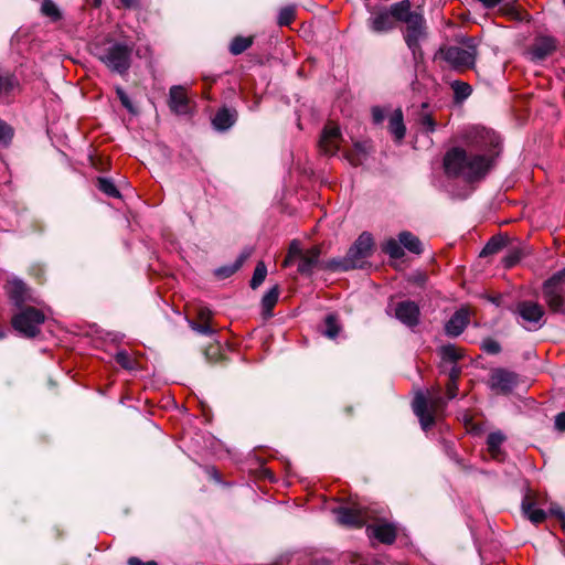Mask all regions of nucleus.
Returning a JSON list of instances; mask_svg holds the SVG:
<instances>
[{
  "mask_svg": "<svg viewBox=\"0 0 565 565\" xmlns=\"http://www.w3.org/2000/svg\"><path fill=\"white\" fill-rule=\"evenodd\" d=\"M254 42L253 36H235L230 44V52L232 55H239L252 46Z\"/></svg>",
  "mask_w": 565,
  "mask_h": 565,
  "instance_id": "29",
  "label": "nucleus"
},
{
  "mask_svg": "<svg viewBox=\"0 0 565 565\" xmlns=\"http://www.w3.org/2000/svg\"><path fill=\"white\" fill-rule=\"evenodd\" d=\"M372 117H373V121L375 124L382 122L384 120V118H385L383 109L380 108V107H373V109H372Z\"/></svg>",
  "mask_w": 565,
  "mask_h": 565,
  "instance_id": "48",
  "label": "nucleus"
},
{
  "mask_svg": "<svg viewBox=\"0 0 565 565\" xmlns=\"http://www.w3.org/2000/svg\"><path fill=\"white\" fill-rule=\"evenodd\" d=\"M190 327L192 330L196 331L198 333L211 335L214 333L213 328L207 322H195L190 321Z\"/></svg>",
  "mask_w": 565,
  "mask_h": 565,
  "instance_id": "43",
  "label": "nucleus"
},
{
  "mask_svg": "<svg viewBox=\"0 0 565 565\" xmlns=\"http://www.w3.org/2000/svg\"><path fill=\"white\" fill-rule=\"evenodd\" d=\"M4 288L10 301L18 309L23 308L25 302L33 301L30 288L18 277L9 279Z\"/></svg>",
  "mask_w": 565,
  "mask_h": 565,
  "instance_id": "12",
  "label": "nucleus"
},
{
  "mask_svg": "<svg viewBox=\"0 0 565 565\" xmlns=\"http://www.w3.org/2000/svg\"><path fill=\"white\" fill-rule=\"evenodd\" d=\"M445 404L443 397L439 394V390L427 398L423 393H417L413 401V411L420 422V426L424 430L429 429L435 418L433 412L441 407Z\"/></svg>",
  "mask_w": 565,
  "mask_h": 565,
  "instance_id": "7",
  "label": "nucleus"
},
{
  "mask_svg": "<svg viewBox=\"0 0 565 565\" xmlns=\"http://www.w3.org/2000/svg\"><path fill=\"white\" fill-rule=\"evenodd\" d=\"M116 362L125 370L136 371L140 369L139 362L132 358L127 351H119L115 355Z\"/></svg>",
  "mask_w": 565,
  "mask_h": 565,
  "instance_id": "31",
  "label": "nucleus"
},
{
  "mask_svg": "<svg viewBox=\"0 0 565 565\" xmlns=\"http://www.w3.org/2000/svg\"><path fill=\"white\" fill-rule=\"evenodd\" d=\"M131 47L114 43L98 54V58L113 72L125 74L130 67Z\"/></svg>",
  "mask_w": 565,
  "mask_h": 565,
  "instance_id": "8",
  "label": "nucleus"
},
{
  "mask_svg": "<svg viewBox=\"0 0 565 565\" xmlns=\"http://www.w3.org/2000/svg\"><path fill=\"white\" fill-rule=\"evenodd\" d=\"M554 426L558 431H565V412L558 413L555 416Z\"/></svg>",
  "mask_w": 565,
  "mask_h": 565,
  "instance_id": "46",
  "label": "nucleus"
},
{
  "mask_svg": "<svg viewBox=\"0 0 565 565\" xmlns=\"http://www.w3.org/2000/svg\"><path fill=\"white\" fill-rule=\"evenodd\" d=\"M439 354L444 361L456 363L463 356V351L455 344H446L439 349Z\"/></svg>",
  "mask_w": 565,
  "mask_h": 565,
  "instance_id": "30",
  "label": "nucleus"
},
{
  "mask_svg": "<svg viewBox=\"0 0 565 565\" xmlns=\"http://www.w3.org/2000/svg\"><path fill=\"white\" fill-rule=\"evenodd\" d=\"M505 441V435L501 431H493L488 435L487 448L492 459L503 461L505 454L501 446Z\"/></svg>",
  "mask_w": 565,
  "mask_h": 565,
  "instance_id": "20",
  "label": "nucleus"
},
{
  "mask_svg": "<svg viewBox=\"0 0 565 565\" xmlns=\"http://www.w3.org/2000/svg\"><path fill=\"white\" fill-rule=\"evenodd\" d=\"M20 83L14 73L0 67V102L8 103L9 98L19 89Z\"/></svg>",
  "mask_w": 565,
  "mask_h": 565,
  "instance_id": "16",
  "label": "nucleus"
},
{
  "mask_svg": "<svg viewBox=\"0 0 565 565\" xmlns=\"http://www.w3.org/2000/svg\"><path fill=\"white\" fill-rule=\"evenodd\" d=\"M199 318L202 322L210 323L211 311L209 309H201L199 312Z\"/></svg>",
  "mask_w": 565,
  "mask_h": 565,
  "instance_id": "52",
  "label": "nucleus"
},
{
  "mask_svg": "<svg viewBox=\"0 0 565 565\" xmlns=\"http://www.w3.org/2000/svg\"><path fill=\"white\" fill-rule=\"evenodd\" d=\"M514 312L521 319V326L529 331L539 330L545 322L543 306L532 300L518 302Z\"/></svg>",
  "mask_w": 565,
  "mask_h": 565,
  "instance_id": "9",
  "label": "nucleus"
},
{
  "mask_svg": "<svg viewBox=\"0 0 565 565\" xmlns=\"http://www.w3.org/2000/svg\"><path fill=\"white\" fill-rule=\"evenodd\" d=\"M117 96L121 103V105L127 108L128 110L132 111V105L128 97V95L125 93V90L120 87L116 88Z\"/></svg>",
  "mask_w": 565,
  "mask_h": 565,
  "instance_id": "44",
  "label": "nucleus"
},
{
  "mask_svg": "<svg viewBox=\"0 0 565 565\" xmlns=\"http://www.w3.org/2000/svg\"><path fill=\"white\" fill-rule=\"evenodd\" d=\"M279 298V287L274 286L270 288L262 299L263 313L266 317L273 316V309L276 306Z\"/></svg>",
  "mask_w": 565,
  "mask_h": 565,
  "instance_id": "28",
  "label": "nucleus"
},
{
  "mask_svg": "<svg viewBox=\"0 0 565 565\" xmlns=\"http://www.w3.org/2000/svg\"><path fill=\"white\" fill-rule=\"evenodd\" d=\"M481 349L489 354H498L501 351V345L497 340L487 338L481 342Z\"/></svg>",
  "mask_w": 565,
  "mask_h": 565,
  "instance_id": "42",
  "label": "nucleus"
},
{
  "mask_svg": "<svg viewBox=\"0 0 565 565\" xmlns=\"http://www.w3.org/2000/svg\"><path fill=\"white\" fill-rule=\"evenodd\" d=\"M388 130L396 141H402L405 137L406 127L404 125L403 111L401 108L395 109L390 116Z\"/></svg>",
  "mask_w": 565,
  "mask_h": 565,
  "instance_id": "23",
  "label": "nucleus"
},
{
  "mask_svg": "<svg viewBox=\"0 0 565 565\" xmlns=\"http://www.w3.org/2000/svg\"><path fill=\"white\" fill-rule=\"evenodd\" d=\"M519 260H520V254L512 253L503 259V263L507 268H510V267L514 266Z\"/></svg>",
  "mask_w": 565,
  "mask_h": 565,
  "instance_id": "47",
  "label": "nucleus"
},
{
  "mask_svg": "<svg viewBox=\"0 0 565 565\" xmlns=\"http://www.w3.org/2000/svg\"><path fill=\"white\" fill-rule=\"evenodd\" d=\"M535 503L530 495H525L522 501V511L525 516L534 524L542 523L546 519V513L542 509L534 508Z\"/></svg>",
  "mask_w": 565,
  "mask_h": 565,
  "instance_id": "24",
  "label": "nucleus"
},
{
  "mask_svg": "<svg viewBox=\"0 0 565 565\" xmlns=\"http://www.w3.org/2000/svg\"><path fill=\"white\" fill-rule=\"evenodd\" d=\"M266 275H267L266 265L264 264V262H258L255 267L253 277L250 279V287L253 289L258 288L264 282Z\"/></svg>",
  "mask_w": 565,
  "mask_h": 565,
  "instance_id": "36",
  "label": "nucleus"
},
{
  "mask_svg": "<svg viewBox=\"0 0 565 565\" xmlns=\"http://www.w3.org/2000/svg\"><path fill=\"white\" fill-rule=\"evenodd\" d=\"M369 537L376 539L380 543L391 545L397 536V527L393 523L381 521L366 527Z\"/></svg>",
  "mask_w": 565,
  "mask_h": 565,
  "instance_id": "15",
  "label": "nucleus"
},
{
  "mask_svg": "<svg viewBox=\"0 0 565 565\" xmlns=\"http://www.w3.org/2000/svg\"><path fill=\"white\" fill-rule=\"evenodd\" d=\"M416 122L420 125L427 132H433L436 129V122L433 118V113L430 110L428 103H423L420 108L416 113Z\"/></svg>",
  "mask_w": 565,
  "mask_h": 565,
  "instance_id": "26",
  "label": "nucleus"
},
{
  "mask_svg": "<svg viewBox=\"0 0 565 565\" xmlns=\"http://www.w3.org/2000/svg\"><path fill=\"white\" fill-rule=\"evenodd\" d=\"M564 2H565V0H564Z\"/></svg>",
  "mask_w": 565,
  "mask_h": 565,
  "instance_id": "57",
  "label": "nucleus"
},
{
  "mask_svg": "<svg viewBox=\"0 0 565 565\" xmlns=\"http://www.w3.org/2000/svg\"><path fill=\"white\" fill-rule=\"evenodd\" d=\"M303 253H305V250H302L300 248L299 243L294 241L289 246V250H288V254H287L285 260L282 262V266L284 267L291 266Z\"/></svg>",
  "mask_w": 565,
  "mask_h": 565,
  "instance_id": "37",
  "label": "nucleus"
},
{
  "mask_svg": "<svg viewBox=\"0 0 565 565\" xmlns=\"http://www.w3.org/2000/svg\"><path fill=\"white\" fill-rule=\"evenodd\" d=\"M451 88L455 93V98L458 102L468 98L472 93L471 86L468 83L461 81H454L451 83Z\"/></svg>",
  "mask_w": 565,
  "mask_h": 565,
  "instance_id": "34",
  "label": "nucleus"
},
{
  "mask_svg": "<svg viewBox=\"0 0 565 565\" xmlns=\"http://www.w3.org/2000/svg\"><path fill=\"white\" fill-rule=\"evenodd\" d=\"M45 321V315L42 310L26 306L20 308L17 313L11 318L12 328L25 338H35L40 331L41 326Z\"/></svg>",
  "mask_w": 565,
  "mask_h": 565,
  "instance_id": "4",
  "label": "nucleus"
},
{
  "mask_svg": "<svg viewBox=\"0 0 565 565\" xmlns=\"http://www.w3.org/2000/svg\"><path fill=\"white\" fill-rule=\"evenodd\" d=\"M542 292L551 311L565 315V267L544 281Z\"/></svg>",
  "mask_w": 565,
  "mask_h": 565,
  "instance_id": "5",
  "label": "nucleus"
},
{
  "mask_svg": "<svg viewBox=\"0 0 565 565\" xmlns=\"http://www.w3.org/2000/svg\"><path fill=\"white\" fill-rule=\"evenodd\" d=\"M396 23L404 24L402 29L404 41L416 58L422 55L420 42L427 38V23L420 10H413L409 0L392 3L371 13L367 26L375 33H386L396 28Z\"/></svg>",
  "mask_w": 565,
  "mask_h": 565,
  "instance_id": "1",
  "label": "nucleus"
},
{
  "mask_svg": "<svg viewBox=\"0 0 565 565\" xmlns=\"http://www.w3.org/2000/svg\"><path fill=\"white\" fill-rule=\"evenodd\" d=\"M341 139L340 129L333 124H328L321 134L319 149L322 153L333 156L339 150Z\"/></svg>",
  "mask_w": 565,
  "mask_h": 565,
  "instance_id": "14",
  "label": "nucleus"
},
{
  "mask_svg": "<svg viewBox=\"0 0 565 565\" xmlns=\"http://www.w3.org/2000/svg\"><path fill=\"white\" fill-rule=\"evenodd\" d=\"M373 245L371 234L364 232L356 238L344 257L332 258L326 262L322 267L331 271H348L363 268L366 259L372 255Z\"/></svg>",
  "mask_w": 565,
  "mask_h": 565,
  "instance_id": "3",
  "label": "nucleus"
},
{
  "mask_svg": "<svg viewBox=\"0 0 565 565\" xmlns=\"http://www.w3.org/2000/svg\"><path fill=\"white\" fill-rule=\"evenodd\" d=\"M398 241L402 244V246L406 248L408 252L417 255L423 253L422 242L413 233L408 231L401 232L398 234Z\"/></svg>",
  "mask_w": 565,
  "mask_h": 565,
  "instance_id": "27",
  "label": "nucleus"
},
{
  "mask_svg": "<svg viewBox=\"0 0 565 565\" xmlns=\"http://www.w3.org/2000/svg\"><path fill=\"white\" fill-rule=\"evenodd\" d=\"M41 12L51 18L53 21L61 19V12L52 0H43L41 4Z\"/></svg>",
  "mask_w": 565,
  "mask_h": 565,
  "instance_id": "38",
  "label": "nucleus"
},
{
  "mask_svg": "<svg viewBox=\"0 0 565 565\" xmlns=\"http://www.w3.org/2000/svg\"><path fill=\"white\" fill-rule=\"evenodd\" d=\"M237 120V111L230 108H221L214 116L212 124L216 130L224 131L231 128Z\"/></svg>",
  "mask_w": 565,
  "mask_h": 565,
  "instance_id": "21",
  "label": "nucleus"
},
{
  "mask_svg": "<svg viewBox=\"0 0 565 565\" xmlns=\"http://www.w3.org/2000/svg\"><path fill=\"white\" fill-rule=\"evenodd\" d=\"M505 245V241L502 237H492L481 252V255L495 254Z\"/></svg>",
  "mask_w": 565,
  "mask_h": 565,
  "instance_id": "40",
  "label": "nucleus"
},
{
  "mask_svg": "<svg viewBox=\"0 0 565 565\" xmlns=\"http://www.w3.org/2000/svg\"><path fill=\"white\" fill-rule=\"evenodd\" d=\"M341 327L334 315H328L324 319V331L323 334L329 339H334L340 333Z\"/></svg>",
  "mask_w": 565,
  "mask_h": 565,
  "instance_id": "33",
  "label": "nucleus"
},
{
  "mask_svg": "<svg viewBox=\"0 0 565 565\" xmlns=\"http://www.w3.org/2000/svg\"><path fill=\"white\" fill-rule=\"evenodd\" d=\"M128 565H158L154 561L143 562L140 558L132 556L128 559Z\"/></svg>",
  "mask_w": 565,
  "mask_h": 565,
  "instance_id": "50",
  "label": "nucleus"
},
{
  "mask_svg": "<svg viewBox=\"0 0 565 565\" xmlns=\"http://www.w3.org/2000/svg\"><path fill=\"white\" fill-rule=\"evenodd\" d=\"M448 399H452L457 396L458 385L457 381H448L446 385Z\"/></svg>",
  "mask_w": 565,
  "mask_h": 565,
  "instance_id": "45",
  "label": "nucleus"
},
{
  "mask_svg": "<svg viewBox=\"0 0 565 565\" xmlns=\"http://www.w3.org/2000/svg\"><path fill=\"white\" fill-rule=\"evenodd\" d=\"M334 513L338 523L349 527H362L370 518L369 511L360 504L340 507L334 510Z\"/></svg>",
  "mask_w": 565,
  "mask_h": 565,
  "instance_id": "10",
  "label": "nucleus"
},
{
  "mask_svg": "<svg viewBox=\"0 0 565 565\" xmlns=\"http://www.w3.org/2000/svg\"><path fill=\"white\" fill-rule=\"evenodd\" d=\"M14 136V129L0 118V147L7 148Z\"/></svg>",
  "mask_w": 565,
  "mask_h": 565,
  "instance_id": "35",
  "label": "nucleus"
},
{
  "mask_svg": "<svg viewBox=\"0 0 565 565\" xmlns=\"http://www.w3.org/2000/svg\"><path fill=\"white\" fill-rule=\"evenodd\" d=\"M120 2L127 9H130V8H134V7L137 6V1L136 0H120Z\"/></svg>",
  "mask_w": 565,
  "mask_h": 565,
  "instance_id": "55",
  "label": "nucleus"
},
{
  "mask_svg": "<svg viewBox=\"0 0 565 565\" xmlns=\"http://www.w3.org/2000/svg\"><path fill=\"white\" fill-rule=\"evenodd\" d=\"M169 107L178 115L189 113V97L183 86H172L169 92Z\"/></svg>",
  "mask_w": 565,
  "mask_h": 565,
  "instance_id": "17",
  "label": "nucleus"
},
{
  "mask_svg": "<svg viewBox=\"0 0 565 565\" xmlns=\"http://www.w3.org/2000/svg\"><path fill=\"white\" fill-rule=\"evenodd\" d=\"M395 318L408 328L419 324L420 309L415 301H399L394 307Z\"/></svg>",
  "mask_w": 565,
  "mask_h": 565,
  "instance_id": "13",
  "label": "nucleus"
},
{
  "mask_svg": "<svg viewBox=\"0 0 565 565\" xmlns=\"http://www.w3.org/2000/svg\"><path fill=\"white\" fill-rule=\"evenodd\" d=\"M383 252L393 259H399L404 256V249L399 241L395 238L387 239L382 247Z\"/></svg>",
  "mask_w": 565,
  "mask_h": 565,
  "instance_id": "32",
  "label": "nucleus"
},
{
  "mask_svg": "<svg viewBox=\"0 0 565 565\" xmlns=\"http://www.w3.org/2000/svg\"><path fill=\"white\" fill-rule=\"evenodd\" d=\"M479 1L487 8H494L501 2V0H479Z\"/></svg>",
  "mask_w": 565,
  "mask_h": 565,
  "instance_id": "54",
  "label": "nucleus"
},
{
  "mask_svg": "<svg viewBox=\"0 0 565 565\" xmlns=\"http://www.w3.org/2000/svg\"><path fill=\"white\" fill-rule=\"evenodd\" d=\"M296 17V9L292 6H287L280 9L278 14V24L280 26L289 25Z\"/></svg>",
  "mask_w": 565,
  "mask_h": 565,
  "instance_id": "39",
  "label": "nucleus"
},
{
  "mask_svg": "<svg viewBox=\"0 0 565 565\" xmlns=\"http://www.w3.org/2000/svg\"><path fill=\"white\" fill-rule=\"evenodd\" d=\"M486 135H487V138L489 139V142L494 148L499 146V138L494 134L487 131Z\"/></svg>",
  "mask_w": 565,
  "mask_h": 565,
  "instance_id": "53",
  "label": "nucleus"
},
{
  "mask_svg": "<svg viewBox=\"0 0 565 565\" xmlns=\"http://www.w3.org/2000/svg\"><path fill=\"white\" fill-rule=\"evenodd\" d=\"M460 374L461 369L456 363H452V366L450 367L448 373L449 381H458Z\"/></svg>",
  "mask_w": 565,
  "mask_h": 565,
  "instance_id": "49",
  "label": "nucleus"
},
{
  "mask_svg": "<svg viewBox=\"0 0 565 565\" xmlns=\"http://www.w3.org/2000/svg\"><path fill=\"white\" fill-rule=\"evenodd\" d=\"M551 513L556 515L559 519V521L562 523V529L565 531V513L559 508H557V509L552 508Z\"/></svg>",
  "mask_w": 565,
  "mask_h": 565,
  "instance_id": "51",
  "label": "nucleus"
},
{
  "mask_svg": "<svg viewBox=\"0 0 565 565\" xmlns=\"http://www.w3.org/2000/svg\"><path fill=\"white\" fill-rule=\"evenodd\" d=\"M6 337V330L3 329V327L0 324V340L3 339Z\"/></svg>",
  "mask_w": 565,
  "mask_h": 565,
  "instance_id": "56",
  "label": "nucleus"
},
{
  "mask_svg": "<svg viewBox=\"0 0 565 565\" xmlns=\"http://www.w3.org/2000/svg\"><path fill=\"white\" fill-rule=\"evenodd\" d=\"M495 153H476L460 147L449 149L444 156V170L448 177H460L467 182L483 179L494 164Z\"/></svg>",
  "mask_w": 565,
  "mask_h": 565,
  "instance_id": "2",
  "label": "nucleus"
},
{
  "mask_svg": "<svg viewBox=\"0 0 565 565\" xmlns=\"http://www.w3.org/2000/svg\"><path fill=\"white\" fill-rule=\"evenodd\" d=\"M519 383V375L503 367L493 369L489 377V387L498 394H509Z\"/></svg>",
  "mask_w": 565,
  "mask_h": 565,
  "instance_id": "11",
  "label": "nucleus"
},
{
  "mask_svg": "<svg viewBox=\"0 0 565 565\" xmlns=\"http://www.w3.org/2000/svg\"><path fill=\"white\" fill-rule=\"evenodd\" d=\"M469 324V311L465 308L457 310L445 324V333L448 337H458Z\"/></svg>",
  "mask_w": 565,
  "mask_h": 565,
  "instance_id": "18",
  "label": "nucleus"
},
{
  "mask_svg": "<svg viewBox=\"0 0 565 565\" xmlns=\"http://www.w3.org/2000/svg\"><path fill=\"white\" fill-rule=\"evenodd\" d=\"M555 42L551 38L539 39L531 49V54L535 60H544L555 50Z\"/></svg>",
  "mask_w": 565,
  "mask_h": 565,
  "instance_id": "25",
  "label": "nucleus"
},
{
  "mask_svg": "<svg viewBox=\"0 0 565 565\" xmlns=\"http://www.w3.org/2000/svg\"><path fill=\"white\" fill-rule=\"evenodd\" d=\"M321 249L319 246H313L306 249L305 253L297 259L298 271L301 275H311L313 269L319 265V257Z\"/></svg>",
  "mask_w": 565,
  "mask_h": 565,
  "instance_id": "19",
  "label": "nucleus"
},
{
  "mask_svg": "<svg viewBox=\"0 0 565 565\" xmlns=\"http://www.w3.org/2000/svg\"><path fill=\"white\" fill-rule=\"evenodd\" d=\"M440 53L451 68L459 72L473 68L478 55L477 46L471 39L467 40L465 47L448 46L441 49Z\"/></svg>",
  "mask_w": 565,
  "mask_h": 565,
  "instance_id": "6",
  "label": "nucleus"
},
{
  "mask_svg": "<svg viewBox=\"0 0 565 565\" xmlns=\"http://www.w3.org/2000/svg\"><path fill=\"white\" fill-rule=\"evenodd\" d=\"M98 189L102 192H104L105 194H107L108 196H111V198L119 196V191L117 190V188L115 186L113 181L109 179L99 178L98 179Z\"/></svg>",
  "mask_w": 565,
  "mask_h": 565,
  "instance_id": "41",
  "label": "nucleus"
},
{
  "mask_svg": "<svg viewBox=\"0 0 565 565\" xmlns=\"http://www.w3.org/2000/svg\"><path fill=\"white\" fill-rule=\"evenodd\" d=\"M252 253H253L252 248L244 249L239 254V256L237 257V259L235 260V263L233 265H226V266H222V267H218L217 269H215V271H214L215 276L221 279L228 278L230 276L235 274L243 266V264L252 256Z\"/></svg>",
  "mask_w": 565,
  "mask_h": 565,
  "instance_id": "22",
  "label": "nucleus"
}]
</instances>
